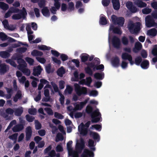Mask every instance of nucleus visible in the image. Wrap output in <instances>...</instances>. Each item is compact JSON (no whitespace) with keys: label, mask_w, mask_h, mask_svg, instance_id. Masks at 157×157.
<instances>
[{"label":"nucleus","mask_w":157,"mask_h":157,"mask_svg":"<svg viewBox=\"0 0 157 157\" xmlns=\"http://www.w3.org/2000/svg\"><path fill=\"white\" fill-rule=\"evenodd\" d=\"M87 67L85 69V71L86 73L89 75L90 76H92L93 74V72L91 69L93 68L94 71L96 70H101L102 71L104 70V66L103 64L95 65L94 63H86Z\"/></svg>","instance_id":"1"},{"label":"nucleus","mask_w":157,"mask_h":157,"mask_svg":"<svg viewBox=\"0 0 157 157\" xmlns=\"http://www.w3.org/2000/svg\"><path fill=\"white\" fill-rule=\"evenodd\" d=\"M141 24L137 22L135 23H130L128 25V28L130 32L132 34H138L141 29Z\"/></svg>","instance_id":"2"},{"label":"nucleus","mask_w":157,"mask_h":157,"mask_svg":"<svg viewBox=\"0 0 157 157\" xmlns=\"http://www.w3.org/2000/svg\"><path fill=\"white\" fill-rule=\"evenodd\" d=\"M152 15H148L145 18L146 25L148 27L153 26L155 24L153 18L157 19V12L153 13Z\"/></svg>","instance_id":"3"},{"label":"nucleus","mask_w":157,"mask_h":157,"mask_svg":"<svg viewBox=\"0 0 157 157\" xmlns=\"http://www.w3.org/2000/svg\"><path fill=\"white\" fill-rule=\"evenodd\" d=\"M75 90L77 94L79 96L82 95H86L87 93V88L85 87H81L80 86L77 84L74 85Z\"/></svg>","instance_id":"4"},{"label":"nucleus","mask_w":157,"mask_h":157,"mask_svg":"<svg viewBox=\"0 0 157 157\" xmlns=\"http://www.w3.org/2000/svg\"><path fill=\"white\" fill-rule=\"evenodd\" d=\"M111 19L112 22L115 25H118L120 26H123L125 20L124 17H118L114 15H113L111 16Z\"/></svg>","instance_id":"5"},{"label":"nucleus","mask_w":157,"mask_h":157,"mask_svg":"<svg viewBox=\"0 0 157 157\" xmlns=\"http://www.w3.org/2000/svg\"><path fill=\"white\" fill-rule=\"evenodd\" d=\"M27 13L25 7L22 8V11L21 10L19 13L15 14L13 15L12 18V19L14 20H19L22 18L25 19L26 18V16Z\"/></svg>","instance_id":"6"},{"label":"nucleus","mask_w":157,"mask_h":157,"mask_svg":"<svg viewBox=\"0 0 157 157\" xmlns=\"http://www.w3.org/2000/svg\"><path fill=\"white\" fill-rule=\"evenodd\" d=\"M101 116V114L98 109L94 111V113L91 116L92 118V123H96L100 121V118L97 117Z\"/></svg>","instance_id":"7"},{"label":"nucleus","mask_w":157,"mask_h":157,"mask_svg":"<svg viewBox=\"0 0 157 157\" xmlns=\"http://www.w3.org/2000/svg\"><path fill=\"white\" fill-rule=\"evenodd\" d=\"M112 42L113 47L116 48H120L121 42L120 39L116 36H113L112 39Z\"/></svg>","instance_id":"8"},{"label":"nucleus","mask_w":157,"mask_h":157,"mask_svg":"<svg viewBox=\"0 0 157 157\" xmlns=\"http://www.w3.org/2000/svg\"><path fill=\"white\" fill-rule=\"evenodd\" d=\"M83 123H81L80 125L78 126V129L81 135L83 136H86L88 132V128H86L83 127Z\"/></svg>","instance_id":"9"},{"label":"nucleus","mask_w":157,"mask_h":157,"mask_svg":"<svg viewBox=\"0 0 157 157\" xmlns=\"http://www.w3.org/2000/svg\"><path fill=\"white\" fill-rule=\"evenodd\" d=\"M85 147L83 140H82L80 143H77L76 144L75 150L78 153H81Z\"/></svg>","instance_id":"10"},{"label":"nucleus","mask_w":157,"mask_h":157,"mask_svg":"<svg viewBox=\"0 0 157 157\" xmlns=\"http://www.w3.org/2000/svg\"><path fill=\"white\" fill-rule=\"evenodd\" d=\"M14 112V111L11 108H8L5 110V112L2 113L1 114L2 116L6 119H7L8 117V115H12Z\"/></svg>","instance_id":"11"},{"label":"nucleus","mask_w":157,"mask_h":157,"mask_svg":"<svg viewBox=\"0 0 157 157\" xmlns=\"http://www.w3.org/2000/svg\"><path fill=\"white\" fill-rule=\"evenodd\" d=\"M126 6L132 13H136L137 11V8L134 6L132 2L128 1L126 3Z\"/></svg>","instance_id":"12"},{"label":"nucleus","mask_w":157,"mask_h":157,"mask_svg":"<svg viewBox=\"0 0 157 157\" xmlns=\"http://www.w3.org/2000/svg\"><path fill=\"white\" fill-rule=\"evenodd\" d=\"M94 152L88 149H85L81 155L82 157H94Z\"/></svg>","instance_id":"13"},{"label":"nucleus","mask_w":157,"mask_h":157,"mask_svg":"<svg viewBox=\"0 0 157 157\" xmlns=\"http://www.w3.org/2000/svg\"><path fill=\"white\" fill-rule=\"evenodd\" d=\"M9 69V66L5 63H3L0 67V74L4 75L6 73Z\"/></svg>","instance_id":"14"},{"label":"nucleus","mask_w":157,"mask_h":157,"mask_svg":"<svg viewBox=\"0 0 157 157\" xmlns=\"http://www.w3.org/2000/svg\"><path fill=\"white\" fill-rule=\"evenodd\" d=\"M42 70L41 66L40 65L34 67L33 68V74L35 76H38L40 74Z\"/></svg>","instance_id":"15"},{"label":"nucleus","mask_w":157,"mask_h":157,"mask_svg":"<svg viewBox=\"0 0 157 157\" xmlns=\"http://www.w3.org/2000/svg\"><path fill=\"white\" fill-rule=\"evenodd\" d=\"M152 54L155 56L152 59V61L155 63L157 62V45H155L153 46L151 51Z\"/></svg>","instance_id":"16"},{"label":"nucleus","mask_w":157,"mask_h":157,"mask_svg":"<svg viewBox=\"0 0 157 157\" xmlns=\"http://www.w3.org/2000/svg\"><path fill=\"white\" fill-rule=\"evenodd\" d=\"M24 128V126L23 125L17 124L13 127L12 130L14 132H18L22 131Z\"/></svg>","instance_id":"17"},{"label":"nucleus","mask_w":157,"mask_h":157,"mask_svg":"<svg viewBox=\"0 0 157 157\" xmlns=\"http://www.w3.org/2000/svg\"><path fill=\"white\" fill-rule=\"evenodd\" d=\"M87 102V101L85 100L84 101L81 102L79 104H77L75 106V111L76 110H81L85 105L86 104Z\"/></svg>","instance_id":"18"},{"label":"nucleus","mask_w":157,"mask_h":157,"mask_svg":"<svg viewBox=\"0 0 157 157\" xmlns=\"http://www.w3.org/2000/svg\"><path fill=\"white\" fill-rule=\"evenodd\" d=\"M113 66L115 67H118L119 65L120 59L118 57L116 56L114 57L111 61Z\"/></svg>","instance_id":"19"},{"label":"nucleus","mask_w":157,"mask_h":157,"mask_svg":"<svg viewBox=\"0 0 157 157\" xmlns=\"http://www.w3.org/2000/svg\"><path fill=\"white\" fill-rule=\"evenodd\" d=\"M90 135L91 136L93 137L94 140H96L97 142H98L100 140V136L98 133L90 131Z\"/></svg>","instance_id":"20"},{"label":"nucleus","mask_w":157,"mask_h":157,"mask_svg":"<svg viewBox=\"0 0 157 157\" xmlns=\"http://www.w3.org/2000/svg\"><path fill=\"white\" fill-rule=\"evenodd\" d=\"M41 13L43 16L46 17H49L50 15L49 10L47 7H44L41 10Z\"/></svg>","instance_id":"21"},{"label":"nucleus","mask_w":157,"mask_h":157,"mask_svg":"<svg viewBox=\"0 0 157 157\" xmlns=\"http://www.w3.org/2000/svg\"><path fill=\"white\" fill-rule=\"evenodd\" d=\"M134 3L138 7L140 8L146 7L147 5L146 3L140 0H136L135 2Z\"/></svg>","instance_id":"22"},{"label":"nucleus","mask_w":157,"mask_h":157,"mask_svg":"<svg viewBox=\"0 0 157 157\" xmlns=\"http://www.w3.org/2000/svg\"><path fill=\"white\" fill-rule=\"evenodd\" d=\"M22 98L21 91L20 90H18L17 91L15 96L13 98V101L16 102L18 99H21Z\"/></svg>","instance_id":"23"},{"label":"nucleus","mask_w":157,"mask_h":157,"mask_svg":"<svg viewBox=\"0 0 157 157\" xmlns=\"http://www.w3.org/2000/svg\"><path fill=\"white\" fill-rule=\"evenodd\" d=\"M94 78L96 79L102 80L104 77V74L103 72L101 73L97 72L94 75Z\"/></svg>","instance_id":"24"},{"label":"nucleus","mask_w":157,"mask_h":157,"mask_svg":"<svg viewBox=\"0 0 157 157\" xmlns=\"http://www.w3.org/2000/svg\"><path fill=\"white\" fill-rule=\"evenodd\" d=\"M149 61L146 59L142 62L140 66L144 69H147L149 67Z\"/></svg>","instance_id":"25"},{"label":"nucleus","mask_w":157,"mask_h":157,"mask_svg":"<svg viewBox=\"0 0 157 157\" xmlns=\"http://www.w3.org/2000/svg\"><path fill=\"white\" fill-rule=\"evenodd\" d=\"M57 75L60 77H62L65 73V70L63 67L59 68L57 71Z\"/></svg>","instance_id":"26"},{"label":"nucleus","mask_w":157,"mask_h":157,"mask_svg":"<svg viewBox=\"0 0 157 157\" xmlns=\"http://www.w3.org/2000/svg\"><path fill=\"white\" fill-rule=\"evenodd\" d=\"M31 54L33 56H41L43 53L42 52L38 51L36 50H34L31 52Z\"/></svg>","instance_id":"27"},{"label":"nucleus","mask_w":157,"mask_h":157,"mask_svg":"<svg viewBox=\"0 0 157 157\" xmlns=\"http://www.w3.org/2000/svg\"><path fill=\"white\" fill-rule=\"evenodd\" d=\"M142 47V45L141 43L138 42L136 43L135 44V48L133 49V51L135 52H137L138 51L140 50Z\"/></svg>","instance_id":"28"},{"label":"nucleus","mask_w":157,"mask_h":157,"mask_svg":"<svg viewBox=\"0 0 157 157\" xmlns=\"http://www.w3.org/2000/svg\"><path fill=\"white\" fill-rule=\"evenodd\" d=\"M157 31L155 28H153L147 31V34L153 36H155L157 34Z\"/></svg>","instance_id":"29"},{"label":"nucleus","mask_w":157,"mask_h":157,"mask_svg":"<svg viewBox=\"0 0 157 157\" xmlns=\"http://www.w3.org/2000/svg\"><path fill=\"white\" fill-rule=\"evenodd\" d=\"M23 112V109L22 107L20 108H17L15 109L14 111V114L17 116H20Z\"/></svg>","instance_id":"30"},{"label":"nucleus","mask_w":157,"mask_h":157,"mask_svg":"<svg viewBox=\"0 0 157 157\" xmlns=\"http://www.w3.org/2000/svg\"><path fill=\"white\" fill-rule=\"evenodd\" d=\"M99 22L100 24L102 25H106L107 23V21L105 16L100 17Z\"/></svg>","instance_id":"31"},{"label":"nucleus","mask_w":157,"mask_h":157,"mask_svg":"<svg viewBox=\"0 0 157 157\" xmlns=\"http://www.w3.org/2000/svg\"><path fill=\"white\" fill-rule=\"evenodd\" d=\"M89 57V55L88 54L85 53L82 55L80 56L81 61L82 62H85L88 59Z\"/></svg>","instance_id":"32"},{"label":"nucleus","mask_w":157,"mask_h":157,"mask_svg":"<svg viewBox=\"0 0 157 157\" xmlns=\"http://www.w3.org/2000/svg\"><path fill=\"white\" fill-rule=\"evenodd\" d=\"M0 56L3 58H6L10 56V53L6 51H2L0 52Z\"/></svg>","instance_id":"33"},{"label":"nucleus","mask_w":157,"mask_h":157,"mask_svg":"<svg viewBox=\"0 0 157 157\" xmlns=\"http://www.w3.org/2000/svg\"><path fill=\"white\" fill-rule=\"evenodd\" d=\"M0 8L4 10H7L9 8V5L3 2H0Z\"/></svg>","instance_id":"34"},{"label":"nucleus","mask_w":157,"mask_h":157,"mask_svg":"<svg viewBox=\"0 0 157 157\" xmlns=\"http://www.w3.org/2000/svg\"><path fill=\"white\" fill-rule=\"evenodd\" d=\"M86 112L87 113L90 114L91 116L92 114L94 113V111H93V108L90 105H87L86 109Z\"/></svg>","instance_id":"35"},{"label":"nucleus","mask_w":157,"mask_h":157,"mask_svg":"<svg viewBox=\"0 0 157 157\" xmlns=\"http://www.w3.org/2000/svg\"><path fill=\"white\" fill-rule=\"evenodd\" d=\"M131 56H132L130 55L126 52L122 53L121 55L122 59L124 60L127 59L128 60Z\"/></svg>","instance_id":"36"},{"label":"nucleus","mask_w":157,"mask_h":157,"mask_svg":"<svg viewBox=\"0 0 157 157\" xmlns=\"http://www.w3.org/2000/svg\"><path fill=\"white\" fill-rule=\"evenodd\" d=\"M38 48L39 49L42 50H49L51 48L49 47L43 45H38Z\"/></svg>","instance_id":"37"},{"label":"nucleus","mask_w":157,"mask_h":157,"mask_svg":"<svg viewBox=\"0 0 157 157\" xmlns=\"http://www.w3.org/2000/svg\"><path fill=\"white\" fill-rule=\"evenodd\" d=\"M75 9L74 3L71 2L68 3V7L67 8V10L69 12L74 10Z\"/></svg>","instance_id":"38"},{"label":"nucleus","mask_w":157,"mask_h":157,"mask_svg":"<svg viewBox=\"0 0 157 157\" xmlns=\"http://www.w3.org/2000/svg\"><path fill=\"white\" fill-rule=\"evenodd\" d=\"M25 118L26 120L29 122H32L34 120V117L31 116L29 114L26 115Z\"/></svg>","instance_id":"39"},{"label":"nucleus","mask_w":157,"mask_h":157,"mask_svg":"<svg viewBox=\"0 0 157 157\" xmlns=\"http://www.w3.org/2000/svg\"><path fill=\"white\" fill-rule=\"evenodd\" d=\"M8 36L5 33H0V39L2 41H5L8 39Z\"/></svg>","instance_id":"40"},{"label":"nucleus","mask_w":157,"mask_h":157,"mask_svg":"<svg viewBox=\"0 0 157 157\" xmlns=\"http://www.w3.org/2000/svg\"><path fill=\"white\" fill-rule=\"evenodd\" d=\"M142 61V58L140 56H138L136 58L135 63L137 65H139Z\"/></svg>","instance_id":"41"},{"label":"nucleus","mask_w":157,"mask_h":157,"mask_svg":"<svg viewBox=\"0 0 157 157\" xmlns=\"http://www.w3.org/2000/svg\"><path fill=\"white\" fill-rule=\"evenodd\" d=\"M27 64L26 62L23 63L19 64L18 66V68L19 70L21 71H23V70L25 69L27 67Z\"/></svg>","instance_id":"42"},{"label":"nucleus","mask_w":157,"mask_h":157,"mask_svg":"<svg viewBox=\"0 0 157 157\" xmlns=\"http://www.w3.org/2000/svg\"><path fill=\"white\" fill-rule=\"evenodd\" d=\"M6 61L7 63H9L14 67H16L17 66V64L15 62L12 60L11 59H7L6 60Z\"/></svg>","instance_id":"43"},{"label":"nucleus","mask_w":157,"mask_h":157,"mask_svg":"<svg viewBox=\"0 0 157 157\" xmlns=\"http://www.w3.org/2000/svg\"><path fill=\"white\" fill-rule=\"evenodd\" d=\"M121 41L122 44L125 45H128V40L127 38L125 36H123L121 38Z\"/></svg>","instance_id":"44"},{"label":"nucleus","mask_w":157,"mask_h":157,"mask_svg":"<svg viewBox=\"0 0 157 157\" xmlns=\"http://www.w3.org/2000/svg\"><path fill=\"white\" fill-rule=\"evenodd\" d=\"M63 135L61 133H58L56 135V141L58 142L59 140H63Z\"/></svg>","instance_id":"45"},{"label":"nucleus","mask_w":157,"mask_h":157,"mask_svg":"<svg viewBox=\"0 0 157 157\" xmlns=\"http://www.w3.org/2000/svg\"><path fill=\"white\" fill-rule=\"evenodd\" d=\"M35 128L36 130L40 129L42 127L41 124L37 120H35Z\"/></svg>","instance_id":"46"},{"label":"nucleus","mask_w":157,"mask_h":157,"mask_svg":"<svg viewBox=\"0 0 157 157\" xmlns=\"http://www.w3.org/2000/svg\"><path fill=\"white\" fill-rule=\"evenodd\" d=\"M21 44L22 45L28 46V45L27 44H24L23 43L21 42L18 41V44H13L12 45V48H16L18 47H19L20 46V45Z\"/></svg>","instance_id":"47"},{"label":"nucleus","mask_w":157,"mask_h":157,"mask_svg":"<svg viewBox=\"0 0 157 157\" xmlns=\"http://www.w3.org/2000/svg\"><path fill=\"white\" fill-rule=\"evenodd\" d=\"M9 10L10 11L11 13H18L21 12L20 10L17 8L14 7H11Z\"/></svg>","instance_id":"48"},{"label":"nucleus","mask_w":157,"mask_h":157,"mask_svg":"<svg viewBox=\"0 0 157 157\" xmlns=\"http://www.w3.org/2000/svg\"><path fill=\"white\" fill-rule=\"evenodd\" d=\"M113 31L114 33L119 35H121L122 34V32L121 30V28L116 27H115Z\"/></svg>","instance_id":"49"},{"label":"nucleus","mask_w":157,"mask_h":157,"mask_svg":"<svg viewBox=\"0 0 157 157\" xmlns=\"http://www.w3.org/2000/svg\"><path fill=\"white\" fill-rule=\"evenodd\" d=\"M54 117H55L59 119H62L64 118L63 115L57 112H55Z\"/></svg>","instance_id":"50"},{"label":"nucleus","mask_w":157,"mask_h":157,"mask_svg":"<svg viewBox=\"0 0 157 157\" xmlns=\"http://www.w3.org/2000/svg\"><path fill=\"white\" fill-rule=\"evenodd\" d=\"M18 135V134L17 133H14L12 135L10 136L9 138L10 139L13 140H14V143H16V140L17 138V136Z\"/></svg>","instance_id":"51"},{"label":"nucleus","mask_w":157,"mask_h":157,"mask_svg":"<svg viewBox=\"0 0 157 157\" xmlns=\"http://www.w3.org/2000/svg\"><path fill=\"white\" fill-rule=\"evenodd\" d=\"M25 60L30 65H33L34 62V60L33 59L31 58L27 57L26 58Z\"/></svg>","instance_id":"52"},{"label":"nucleus","mask_w":157,"mask_h":157,"mask_svg":"<svg viewBox=\"0 0 157 157\" xmlns=\"http://www.w3.org/2000/svg\"><path fill=\"white\" fill-rule=\"evenodd\" d=\"M22 56L18 54H15L13 55V59L14 60H17L18 59H20L21 58H22Z\"/></svg>","instance_id":"53"},{"label":"nucleus","mask_w":157,"mask_h":157,"mask_svg":"<svg viewBox=\"0 0 157 157\" xmlns=\"http://www.w3.org/2000/svg\"><path fill=\"white\" fill-rule=\"evenodd\" d=\"M27 50V48L25 47H21L17 49L16 51L19 53H24Z\"/></svg>","instance_id":"54"},{"label":"nucleus","mask_w":157,"mask_h":157,"mask_svg":"<svg viewBox=\"0 0 157 157\" xmlns=\"http://www.w3.org/2000/svg\"><path fill=\"white\" fill-rule=\"evenodd\" d=\"M92 82V78L90 77L86 78V85L88 86H90V84Z\"/></svg>","instance_id":"55"},{"label":"nucleus","mask_w":157,"mask_h":157,"mask_svg":"<svg viewBox=\"0 0 157 157\" xmlns=\"http://www.w3.org/2000/svg\"><path fill=\"white\" fill-rule=\"evenodd\" d=\"M22 72L25 75L27 76H29L30 74V70L28 68H25V69H24L23 70Z\"/></svg>","instance_id":"56"},{"label":"nucleus","mask_w":157,"mask_h":157,"mask_svg":"<svg viewBox=\"0 0 157 157\" xmlns=\"http://www.w3.org/2000/svg\"><path fill=\"white\" fill-rule=\"evenodd\" d=\"M39 6L41 8L45 7V1L44 0H40L38 3Z\"/></svg>","instance_id":"57"},{"label":"nucleus","mask_w":157,"mask_h":157,"mask_svg":"<svg viewBox=\"0 0 157 157\" xmlns=\"http://www.w3.org/2000/svg\"><path fill=\"white\" fill-rule=\"evenodd\" d=\"M44 109L49 115H52L53 114L52 110L50 108L46 107Z\"/></svg>","instance_id":"58"},{"label":"nucleus","mask_w":157,"mask_h":157,"mask_svg":"<svg viewBox=\"0 0 157 157\" xmlns=\"http://www.w3.org/2000/svg\"><path fill=\"white\" fill-rule=\"evenodd\" d=\"M28 112L31 115H35L36 113V109L35 108H30L28 109Z\"/></svg>","instance_id":"59"},{"label":"nucleus","mask_w":157,"mask_h":157,"mask_svg":"<svg viewBox=\"0 0 157 157\" xmlns=\"http://www.w3.org/2000/svg\"><path fill=\"white\" fill-rule=\"evenodd\" d=\"M151 10L150 8H145L142 10V13L144 14H148L151 12Z\"/></svg>","instance_id":"60"},{"label":"nucleus","mask_w":157,"mask_h":157,"mask_svg":"<svg viewBox=\"0 0 157 157\" xmlns=\"http://www.w3.org/2000/svg\"><path fill=\"white\" fill-rule=\"evenodd\" d=\"M72 143L73 142L72 141L70 140L67 143V148L69 151H71L72 150L71 145L72 144Z\"/></svg>","instance_id":"61"},{"label":"nucleus","mask_w":157,"mask_h":157,"mask_svg":"<svg viewBox=\"0 0 157 157\" xmlns=\"http://www.w3.org/2000/svg\"><path fill=\"white\" fill-rule=\"evenodd\" d=\"M36 58L38 62L44 64L46 62V60L44 58L36 57Z\"/></svg>","instance_id":"62"},{"label":"nucleus","mask_w":157,"mask_h":157,"mask_svg":"<svg viewBox=\"0 0 157 157\" xmlns=\"http://www.w3.org/2000/svg\"><path fill=\"white\" fill-rule=\"evenodd\" d=\"M60 57L63 61H64L68 59V57L67 55L64 54H62L60 55Z\"/></svg>","instance_id":"63"},{"label":"nucleus","mask_w":157,"mask_h":157,"mask_svg":"<svg viewBox=\"0 0 157 157\" xmlns=\"http://www.w3.org/2000/svg\"><path fill=\"white\" fill-rule=\"evenodd\" d=\"M52 61L55 63H56L57 64L59 65L61 63V61L57 59V58L54 57H52Z\"/></svg>","instance_id":"64"}]
</instances>
